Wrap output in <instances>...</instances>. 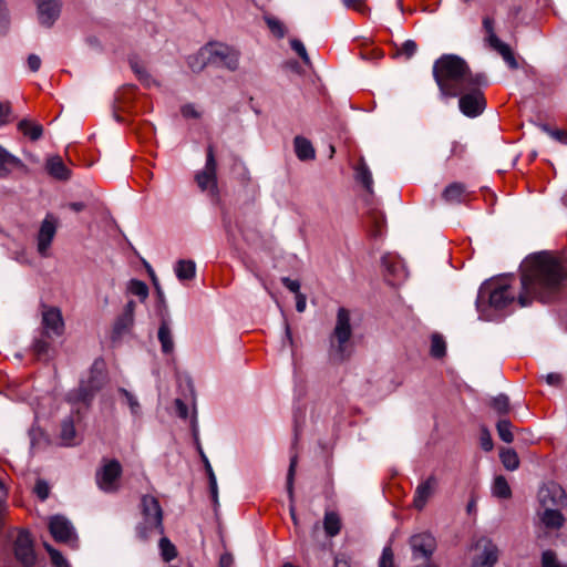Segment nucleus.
<instances>
[{"label":"nucleus","instance_id":"nucleus-49","mask_svg":"<svg viewBox=\"0 0 567 567\" xmlns=\"http://www.w3.org/2000/svg\"><path fill=\"white\" fill-rule=\"evenodd\" d=\"M291 49L302 59L306 64L310 63L309 55L303 43L300 40L292 39L290 41Z\"/></svg>","mask_w":567,"mask_h":567},{"label":"nucleus","instance_id":"nucleus-53","mask_svg":"<svg viewBox=\"0 0 567 567\" xmlns=\"http://www.w3.org/2000/svg\"><path fill=\"white\" fill-rule=\"evenodd\" d=\"M546 383L550 386H561L564 383V377L557 372H550L544 377Z\"/></svg>","mask_w":567,"mask_h":567},{"label":"nucleus","instance_id":"nucleus-55","mask_svg":"<svg viewBox=\"0 0 567 567\" xmlns=\"http://www.w3.org/2000/svg\"><path fill=\"white\" fill-rule=\"evenodd\" d=\"M342 2L349 9H353L359 12L367 11L365 0H342Z\"/></svg>","mask_w":567,"mask_h":567},{"label":"nucleus","instance_id":"nucleus-37","mask_svg":"<svg viewBox=\"0 0 567 567\" xmlns=\"http://www.w3.org/2000/svg\"><path fill=\"white\" fill-rule=\"evenodd\" d=\"M120 393L124 396L132 415L138 417L142 414V409L137 398L125 389H120Z\"/></svg>","mask_w":567,"mask_h":567},{"label":"nucleus","instance_id":"nucleus-3","mask_svg":"<svg viewBox=\"0 0 567 567\" xmlns=\"http://www.w3.org/2000/svg\"><path fill=\"white\" fill-rule=\"evenodd\" d=\"M513 277H498L482 285L477 296V306L488 302L494 309H503L516 299Z\"/></svg>","mask_w":567,"mask_h":567},{"label":"nucleus","instance_id":"nucleus-34","mask_svg":"<svg viewBox=\"0 0 567 567\" xmlns=\"http://www.w3.org/2000/svg\"><path fill=\"white\" fill-rule=\"evenodd\" d=\"M499 458L504 467L508 471H515L519 466L517 453L512 449H504L499 452Z\"/></svg>","mask_w":567,"mask_h":567},{"label":"nucleus","instance_id":"nucleus-46","mask_svg":"<svg viewBox=\"0 0 567 567\" xmlns=\"http://www.w3.org/2000/svg\"><path fill=\"white\" fill-rule=\"evenodd\" d=\"M383 265L384 267L386 268V270L390 272V274H393L399 280L401 279H404L405 278V271L404 269L401 267L400 262L396 261L395 265H390V258L389 257H384L383 258Z\"/></svg>","mask_w":567,"mask_h":567},{"label":"nucleus","instance_id":"nucleus-25","mask_svg":"<svg viewBox=\"0 0 567 567\" xmlns=\"http://www.w3.org/2000/svg\"><path fill=\"white\" fill-rule=\"evenodd\" d=\"M293 145L296 155L300 161L315 158V148L307 138L297 136L293 141Z\"/></svg>","mask_w":567,"mask_h":567},{"label":"nucleus","instance_id":"nucleus-4","mask_svg":"<svg viewBox=\"0 0 567 567\" xmlns=\"http://www.w3.org/2000/svg\"><path fill=\"white\" fill-rule=\"evenodd\" d=\"M142 522L136 527L141 539H147L153 534H163V512L156 497L145 495L142 497Z\"/></svg>","mask_w":567,"mask_h":567},{"label":"nucleus","instance_id":"nucleus-38","mask_svg":"<svg viewBox=\"0 0 567 567\" xmlns=\"http://www.w3.org/2000/svg\"><path fill=\"white\" fill-rule=\"evenodd\" d=\"M497 433L502 441L506 443H511L514 440V435L512 433V423L507 419H502L497 422L496 425Z\"/></svg>","mask_w":567,"mask_h":567},{"label":"nucleus","instance_id":"nucleus-41","mask_svg":"<svg viewBox=\"0 0 567 567\" xmlns=\"http://www.w3.org/2000/svg\"><path fill=\"white\" fill-rule=\"evenodd\" d=\"M446 344L444 339L439 334H433L431 339V355L442 358L445 354Z\"/></svg>","mask_w":567,"mask_h":567},{"label":"nucleus","instance_id":"nucleus-7","mask_svg":"<svg viewBox=\"0 0 567 567\" xmlns=\"http://www.w3.org/2000/svg\"><path fill=\"white\" fill-rule=\"evenodd\" d=\"M122 475V465L116 460H103L101 467L96 472V484L105 493H114L120 488V478Z\"/></svg>","mask_w":567,"mask_h":567},{"label":"nucleus","instance_id":"nucleus-59","mask_svg":"<svg viewBox=\"0 0 567 567\" xmlns=\"http://www.w3.org/2000/svg\"><path fill=\"white\" fill-rule=\"evenodd\" d=\"M208 480H209V489H210L212 498H213L214 503H217L218 502V487H217V480H216L215 474H212L210 476H208Z\"/></svg>","mask_w":567,"mask_h":567},{"label":"nucleus","instance_id":"nucleus-10","mask_svg":"<svg viewBox=\"0 0 567 567\" xmlns=\"http://www.w3.org/2000/svg\"><path fill=\"white\" fill-rule=\"evenodd\" d=\"M49 529L52 537L71 548H78V535L72 523L62 515H54L49 519Z\"/></svg>","mask_w":567,"mask_h":567},{"label":"nucleus","instance_id":"nucleus-48","mask_svg":"<svg viewBox=\"0 0 567 567\" xmlns=\"http://www.w3.org/2000/svg\"><path fill=\"white\" fill-rule=\"evenodd\" d=\"M297 466V458L296 456L291 457L290 460V466L287 475V491L289 494L290 499H292L293 496V477H295V471Z\"/></svg>","mask_w":567,"mask_h":567},{"label":"nucleus","instance_id":"nucleus-9","mask_svg":"<svg viewBox=\"0 0 567 567\" xmlns=\"http://www.w3.org/2000/svg\"><path fill=\"white\" fill-rule=\"evenodd\" d=\"M476 551L472 559L471 567H494L498 560V547L488 537H480L473 545Z\"/></svg>","mask_w":567,"mask_h":567},{"label":"nucleus","instance_id":"nucleus-14","mask_svg":"<svg viewBox=\"0 0 567 567\" xmlns=\"http://www.w3.org/2000/svg\"><path fill=\"white\" fill-rule=\"evenodd\" d=\"M483 29L486 33V41L488 43V45L497 51L502 58L504 59V61L512 68V69H516L517 68V62L509 49V47L502 42L496 33H495V30H494V20L489 17H485L483 19Z\"/></svg>","mask_w":567,"mask_h":567},{"label":"nucleus","instance_id":"nucleus-27","mask_svg":"<svg viewBox=\"0 0 567 567\" xmlns=\"http://www.w3.org/2000/svg\"><path fill=\"white\" fill-rule=\"evenodd\" d=\"M175 274L178 280H190L196 275V265L193 260H178L175 266Z\"/></svg>","mask_w":567,"mask_h":567},{"label":"nucleus","instance_id":"nucleus-22","mask_svg":"<svg viewBox=\"0 0 567 567\" xmlns=\"http://www.w3.org/2000/svg\"><path fill=\"white\" fill-rule=\"evenodd\" d=\"M212 53L208 43L202 47L195 54L187 58V64L193 72H200L208 64H212Z\"/></svg>","mask_w":567,"mask_h":567},{"label":"nucleus","instance_id":"nucleus-21","mask_svg":"<svg viewBox=\"0 0 567 567\" xmlns=\"http://www.w3.org/2000/svg\"><path fill=\"white\" fill-rule=\"evenodd\" d=\"M14 171L25 172L23 162L0 145V178H8Z\"/></svg>","mask_w":567,"mask_h":567},{"label":"nucleus","instance_id":"nucleus-39","mask_svg":"<svg viewBox=\"0 0 567 567\" xmlns=\"http://www.w3.org/2000/svg\"><path fill=\"white\" fill-rule=\"evenodd\" d=\"M161 555L165 561H171L176 557V548L168 538L162 537L159 540Z\"/></svg>","mask_w":567,"mask_h":567},{"label":"nucleus","instance_id":"nucleus-45","mask_svg":"<svg viewBox=\"0 0 567 567\" xmlns=\"http://www.w3.org/2000/svg\"><path fill=\"white\" fill-rule=\"evenodd\" d=\"M492 406L501 414L507 413L509 410L508 398L504 394H499L493 399Z\"/></svg>","mask_w":567,"mask_h":567},{"label":"nucleus","instance_id":"nucleus-31","mask_svg":"<svg viewBox=\"0 0 567 567\" xmlns=\"http://www.w3.org/2000/svg\"><path fill=\"white\" fill-rule=\"evenodd\" d=\"M19 130L32 141H37L42 136L43 127L41 124L23 120L19 123Z\"/></svg>","mask_w":567,"mask_h":567},{"label":"nucleus","instance_id":"nucleus-42","mask_svg":"<svg viewBox=\"0 0 567 567\" xmlns=\"http://www.w3.org/2000/svg\"><path fill=\"white\" fill-rule=\"evenodd\" d=\"M542 566L543 567H567V565L561 564L555 551L547 549L542 554Z\"/></svg>","mask_w":567,"mask_h":567},{"label":"nucleus","instance_id":"nucleus-60","mask_svg":"<svg viewBox=\"0 0 567 567\" xmlns=\"http://www.w3.org/2000/svg\"><path fill=\"white\" fill-rule=\"evenodd\" d=\"M481 445L484 451H491L493 449V442L488 431L484 430L481 436Z\"/></svg>","mask_w":567,"mask_h":567},{"label":"nucleus","instance_id":"nucleus-36","mask_svg":"<svg viewBox=\"0 0 567 567\" xmlns=\"http://www.w3.org/2000/svg\"><path fill=\"white\" fill-rule=\"evenodd\" d=\"M492 492L494 496L499 498H508L512 494L506 478L502 475L495 477Z\"/></svg>","mask_w":567,"mask_h":567},{"label":"nucleus","instance_id":"nucleus-19","mask_svg":"<svg viewBox=\"0 0 567 567\" xmlns=\"http://www.w3.org/2000/svg\"><path fill=\"white\" fill-rule=\"evenodd\" d=\"M439 486V478L435 475H430L426 480L421 482L414 493L413 505L417 509H423L429 499L434 495Z\"/></svg>","mask_w":567,"mask_h":567},{"label":"nucleus","instance_id":"nucleus-23","mask_svg":"<svg viewBox=\"0 0 567 567\" xmlns=\"http://www.w3.org/2000/svg\"><path fill=\"white\" fill-rule=\"evenodd\" d=\"M540 523L547 529H559L565 524L564 515L554 508H544L542 513H538Z\"/></svg>","mask_w":567,"mask_h":567},{"label":"nucleus","instance_id":"nucleus-54","mask_svg":"<svg viewBox=\"0 0 567 567\" xmlns=\"http://www.w3.org/2000/svg\"><path fill=\"white\" fill-rule=\"evenodd\" d=\"M9 25V16L3 0H0V33L4 32Z\"/></svg>","mask_w":567,"mask_h":567},{"label":"nucleus","instance_id":"nucleus-44","mask_svg":"<svg viewBox=\"0 0 567 567\" xmlns=\"http://www.w3.org/2000/svg\"><path fill=\"white\" fill-rule=\"evenodd\" d=\"M265 21L270 29V31L277 37V38H284L286 33L285 25L279 21L278 19L274 17H265Z\"/></svg>","mask_w":567,"mask_h":567},{"label":"nucleus","instance_id":"nucleus-33","mask_svg":"<svg viewBox=\"0 0 567 567\" xmlns=\"http://www.w3.org/2000/svg\"><path fill=\"white\" fill-rule=\"evenodd\" d=\"M323 527L328 536L333 537L338 535L341 528L339 516L333 512H327L324 515Z\"/></svg>","mask_w":567,"mask_h":567},{"label":"nucleus","instance_id":"nucleus-47","mask_svg":"<svg viewBox=\"0 0 567 567\" xmlns=\"http://www.w3.org/2000/svg\"><path fill=\"white\" fill-rule=\"evenodd\" d=\"M542 130L548 134L551 138L563 143V144H567V132L563 131V130H553L550 128L548 125L546 124H543L542 126Z\"/></svg>","mask_w":567,"mask_h":567},{"label":"nucleus","instance_id":"nucleus-50","mask_svg":"<svg viewBox=\"0 0 567 567\" xmlns=\"http://www.w3.org/2000/svg\"><path fill=\"white\" fill-rule=\"evenodd\" d=\"M34 493L41 501L47 499L50 493L49 484L43 480H38L34 485Z\"/></svg>","mask_w":567,"mask_h":567},{"label":"nucleus","instance_id":"nucleus-63","mask_svg":"<svg viewBox=\"0 0 567 567\" xmlns=\"http://www.w3.org/2000/svg\"><path fill=\"white\" fill-rule=\"evenodd\" d=\"M296 309L298 312H303L306 309V297L301 293L296 296Z\"/></svg>","mask_w":567,"mask_h":567},{"label":"nucleus","instance_id":"nucleus-52","mask_svg":"<svg viewBox=\"0 0 567 567\" xmlns=\"http://www.w3.org/2000/svg\"><path fill=\"white\" fill-rule=\"evenodd\" d=\"M379 567H394L393 553L390 547H384L380 558Z\"/></svg>","mask_w":567,"mask_h":567},{"label":"nucleus","instance_id":"nucleus-2","mask_svg":"<svg viewBox=\"0 0 567 567\" xmlns=\"http://www.w3.org/2000/svg\"><path fill=\"white\" fill-rule=\"evenodd\" d=\"M433 75L442 95L455 97L471 85L481 84V76L473 75L466 62L452 54L443 55L435 61Z\"/></svg>","mask_w":567,"mask_h":567},{"label":"nucleus","instance_id":"nucleus-43","mask_svg":"<svg viewBox=\"0 0 567 567\" xmlns=\"http://www.w3.org/2000/svg\"><path fill=\"white\" fill-rule=\"evenodd\" d=\"M47 551L50 555L51 561L56 567H70L66 559L61 555V553L54 549L51 545L44 544Z\"/></svg>","mask_w":567,"mask_h":567},{"label":"nucleus","instance_id":"nucleus-24","mask_svg":"<svg viewBox=\"0 0 567 567\" xmlns=\"http://www.w3.org/2000/svg\"><path fill=\"white\" fill-rule=\"evenodd\" d=\"M466 196V188L461 183H452L445 187L442 193V197L450 204H458Z\"/></svg>","mask_w":567,"mask_h":567},{"label":"nucleus","instance_id":"nucleus-61","mask_svg":"<svg viewBox=\"0 0 567 567\" xmlns=\"http://www.w3.org/2000/svg\"><path fill=\"white\" fill-rule=\"evenodd\" d=\"M28 66L31 71L37 72L41 66V59L35 54H30L28 58Z\"/></svg>","mask_w":567,"mask_h":567},{"label":"nucleus","instance_id":"nucleus-35","mask_svg":"<svg viewBox=\"0 0 567 567\" xmlns=\"http://www.w3.org/2000/svg\"><path fill=\"white\" fill-rule=\"evenodd\" d=\"M134 318L122 313L113 326V334L114 337H121L124 333L128 332L130 329L133 327Z\"/></svg>","mask_w":567,"mask_h":567},{"label":"nucleus","instance_id":"nucleus-18","mask_svg":"<svg viewBox=\"0 0 567 567\" xmlns=\"http://www.w3.org/2000/svg\"><path fill=\"white\" fill-rule=\"evenodd\" d=\"M39 22L44 27H51L60 16L61 0H34Z\"/></svg>","mask_w":567,"mask_h":567},{"label":"nucleus","instance_id":"nucleus-57","mask_svg":"<svg viewBox=\"0 0 567 567\" xmlns=\"http://www.w3.org/2000/svg\"><path fill=\"white\" fill-rule=\"evenodd\" d=\"M33 350L38 355L47 354L49 350V343L42 339L35 340L33 343Z\"/></svg>","mask_w":567,"mask_h":567},{"label":"nucleus","instance_id":"nucleus-58","mask_svg":"<svg viewBox=\"0 0 567 567\" xmlns=\"http://www.w3.org/2000/svg\"><path fill=\"white\" fill-rule=\"evenodd\" d=\"M11 109L8 103L0 102V125L8 123Z\"/></svg>","mask_w":567,"mask_h":567},{"label":"nucleus","instance_id":"nucleus-11","mask_svg":"<svg viewBox=\"0 0 567 567\" xmlns=\"http://www.w3.org/2000/svg\"><path fill=\"white\" fill-rule=\"evenodd\" d=\"M41 327L47 338H59L64 333V320L58 307L41 306Z\"/></svg>","mask_w":567,"mask_h":567},{"label":"nucleus","instance_id":"nucleus-6","mask_svg":"<svg viewBox=\"0 0 567 567\" xmlns=\"http://www.w3.org/2000/svg\"><path fill=\"white\" fill-rule=\"evenodd\" d=\"M105 381V365L102 360H95L91 367L87 380H82L76 393L70 395L71 401H81L87 404L94 393L99 391Z\"/></svg>","mask_w":567,"mask_h":567},{"label":"nucleus","instance_id":"nucleus-17","mask_svg":"<svg viewBox=\"0 0 567 567\" xmlns=\"http://www.w3.org/2000/svg\"><path fill=\"white\" fill-rule=\"evenodd\" d=\"M413 559H430L436 548L435 538L429 533L413 535L410 538Z\"/></svg>","mask_w":567,"mask_h":567},{"label":"nucleus","instance_id":"nucleus-51","mask_svg":"<svg viewBox=\"0 0 567 567\" xmlns=\"http://www.w3.org/2000/svg\"><path fill=\"white\" fill-rule=\"evenodd\" d=\"M416 49H417V45L414 41L412 40H406L400 48L399 50V53L401 55H404L406 59L411 58L412 55H414V53L416 52Z\"/></svg>","mask_w":567,"mask_h":567},{"label":"nucleus","instance_id":"nucleus-16","mask_svg":"<svg viewBox=\"0 0 567 567\" xmlns=\"http://www.w3.org/2000/svg\"><path fill=\"white\" fill-rule=\"evenodd\" d=\"M538 502L543 508H554L564 506L566 503V494L563 487L554 482L542 486L537 494Z\"/></svg>","mask_w":567,"mask_h":567},{"label":"nucleus","instance_id":"nucleus-40","mask_svg":"<svg viewBox=\"0 0 567 567\" xmlns=\"http://www.w3.org/2000/svg\"><path fill=\"white\" fill-rule=\"evenodd\" d=\"M127 289L130 293L138 297L141 300H145L148 296V288L146 284L141 280H131Z\"/></svg>","mask_w":567,"mask_h":567},{"label":"nucleus","instance_id":"nucleus-15","mask_svg":"<svg viewBox=\"0 0 567 567\" xmlns=\"http://www.w3.org/2000/svg\"><path fill=\"white\" fill-rule=\"evenodd\" d=\"M14 555L18 561L24 567H31L35 564V553L33 548V542L28 532H19L14 542Z\"/></svg>","mask_w":567,"mask_h":567},{"label":"nucleus","instance_id":"nucleus-20","mask_svg":"<svg viewBox=\"0 0 567 567\" xmlns=\"http://www.w3.org/2000/svg\"><path fill=\"white\" fill-rule=\"evenodd\" d=\"M55 231L56 226L54 218L51 215H48L42 221L38 234V251L41 256H48V250L55 236Z\"/></svg>","mask_w":567,"mask_h":567},{"label":"nucleus","instance_id":"nucleus-56","mask_svg":"<svg viewBox=\"0 0 567 567\" xmlns=\"http://www.w3.org/2000/svg\"><path fill=\"white\" fill-rule=\"evenodd\" d=\"M182 115L186 118H198L200 116V113L197 111L195 105L193 104H186L181 110Z\"/></svg>","mask_w":567,"mask_h":567},{"label":"nucleus","instance_id":"nucleus-13","mask_svg":"<svg viewBox=\"0 0 567 567\" xmlns=\"http://www.w3.org/2000/svg\"><path fill=\"white\" fill-rule=\"evenodd\" d=\"M212 53V64L235 71L239 65V52L227 44L219 42L208 43Z\"/></svg>","mask_w":567,"mask_h":567},{"label":"nucleus","instance_id":"nucleus-28","mask_svg":"<svg viewBox=\"0 0 567 567\" xmlns=\"http://www.w3.org/2000/svg\"><path fill=\"white\" fill-rule=\"evenodd\" d=\"M158 340L162 346V351L169 354L174 350V340L171 328L166 321H163L158 329Z\"/></svg>","mask_w":567,"mask_h":567},{"label":"nucleus","instance_id":"nucleus-30","mask_svg":"<svg viewBox=\"0 0 567 567\" xmlns=\"http://www.w3.org/2000/svg\"><path fill=\"white\" fill-rule=\"evenodd\" d=\"M355 178L363 185V187L368 192H370V193L372 192V186H373L372 174H371L369 167L367 166V164L363 162V159L360 161V163L355 167Z\"/></svg>","mask_w":567,"mask_h":567},{"label":"nucleus","instance_id":"nucleus-62","mask_svg":"<svg viewBox=\"0 0 567 567\" xmlns=\"http://www.w3.org/2000/svg\"><path fill=\"white\" fill-rule=\"evenodd\" d=\"M282 282H284V285H285V286H286V287H287L291 292H295V293H296V296H297L298 293H300V292H299V289H300V284H299V281H297V280H292V279H290V278H284V279H282Z\"/></svg>","mask_w":567,"mask_h":567},{"label":"nucleus","instance_id":"nucleus-5","mask_svg":"<svg viewBox=\"0 0 567 567\" xmlns=\"http://www.w3.org/2000/svg\"><path fill=\"white\" fill-rule=\"evenodd\" d=\"M352 328L350 323V312L340 308L337 313V321L333 333L330 339L331 351L339 359H344L351 350Z\"/></svg>","mask_w":567,"mask_h":567},{"label":"nucleus","instance_id":"nucleus-29","mask_svg":"<svg viewBox=\"0 0 567 567\" xmlns=\"http://www.w3.org/2000/svg\"><path fill=\"white\" fill-rule=\"evenodd\" d=\"M133 72L137 75L138 80L146 86H157L158 83L155 81L146 71L144 64L135 59L130 61Z\"/></svg>","mask_w":567,"mask_h":567},{"label":"nucleus","instance_id":"nucleus-12","mask_svg":"<svg viewBox=\"0 0 567 567\" xmlns=\"http://www.w3.org/2000/svg\"><path fill=\"white\" fill-rule=\"evenodd\" d=\"M478 85L480 84L471 85V87L465 92L458 94V106L465 116L476 117L484 111L486 106L484 95Z\"/></svg>","mask_w":567,"mask_h":567},{"label":"nucleus","instance_id":"nucleus-32","mask_svg":"<svg viewBox=\"0 0 567 567\" xmlns=\"http://www.w3.org/2000/svg\"><path fill=\"white\" fill-rule=\"evenodd\" d=\"M60 437L62 443L66 446L74 445L76 443V432L72 420L63 421Z\"/></svg>","mask_w":567,"mask_h":567},{"label":"nucleus","instance_id":"nucleus-8","mask_svg":"<svg viewBox=\"0 0 567 567\" xmlns=\"http://www.w3.org/2000/svg\"><path fill=\"white\" fill-rule=\"evenodd\" d=\"M198 187L213 197L217 196V162L213 145H208L204 168L195 176Z\"/></svg>","mask_w":567,"mask_h":567},{"label":"nucleus","instance_id":"nucleus-26","mask_svg":"<svg viewBox=\"0 0 567 567\" xmlns=\"http://www.w3.org/2000/svg\"><path fill=\"white\" fill-rule=\"evenodd\" d=\"M47 169L50 175L58 179H68L70 172L59 156L50 157L47 161Z\"/></svg>","mask_w":567,"mask_h":567},{"label":"nucleus","instance_id":"nucleus-64","mask_svg":"<svg viewBox=\"0 0 567 567\" xmlns=\"http://www.w3.org/2000/svg\"><path fill=\"white\" fill-rule=\"evenodd\" d=\"M233 557L229 554L221 555L219 559V567H231L233 565Z\"/></svg>","mask_w":567,"mask_h":567},{"label":"nucleus","instance_id":"nucleus-1","mask_svg":"<svg viewBox=\"0 0 567 567\" xmlns=\"http://www.w3.org/2000/svg\"><path fill=\"white\" fill-rule=\"evenodd\" d=\"M522 289L517 296L522 307L529 306L537 299L543 302L550 300L567 278L564 262L547 251L528 256L520 266Z\"/></svg>","mask_w":567,"mask_h":567}]
</instances>
